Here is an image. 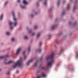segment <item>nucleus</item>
Instances as JSON below:
<instances>
[{
	"instance_id": "dca6fc26",
	"label": "nucleus",
	"mask_w": 78,
	"mask_h": 78,
	"mask_svg": "<svg viewBox=\"0 0 78 78\" xmlns=\"http://www.w3.org/2000/svg\"><path fill=\"white\" fill-rule=\"evenodd\" d=\"M63 51V50L62 49L61 50L60 53L58 54V55H61V53H62V52Z\"/></svg>"
},
{
	"instance_id": "c85d7f7f",
	"label": "nucleus",
	"mask_w": 78,
	"mask_h": 78,
	"mask_svg": "<svg viewBox=\"0 0 78 78\" xmlns=\"http://www.w3.org/2000/svg\"><path fill=\"white\" fill-rule=\"evenodd\" d=\"M7 74V75H10V72H8Z\"/></svg>"
},
{
	"instance_id": "6ab92c4d",
	"label": "nucleus",
	"mask_w": 78,
	"mask_h": 78,
	"mask_svg": "<svg viewBox=\"0 0 78 78\" xmlns=\"http://www.w3.org/2000/svg\"><path fill=\"white\" fill-rule=\"evenodd\" d=\"M40 35H41V33H38L37 35V37H39Z\"/></svg>"
},
{
	"instance_id": "58836bf2",
	"label": "nucleus",
	"mask_w": 78,
	"mask_h": 78,
	"mask_svg": "<svg viewBox=\"0 0 78 78\" xmlns=\"http://www.w3.org/2000/svg\"><path fill=\"white\" fill-rule=\"evenodd\" d=\"M72 0H70V2H72Z\"/></svg>"
},
{
	"instance_id": "4c0bfd02",
	"label": "nucleus",
	"mask_w": 78,
	"mask_h": 78,
	"mask_svg": "<svg viewBox=\"0 0 78 78\" xmlns=\"http://www.w3.org/2000/svg\"><path fill=\"white\" fill-rule=\"evenodd\" d=\"M37 6H39V4H37Z\"/></svg>"
},
{
	"instance_id": "393cba45",
	"label": "nucleus",
	"mask_w": 78,
	"mask_h": 78,
	"mask_svg": "<svg viewBox=\"0 0 78 78\" xmlns=\"http://www.w3.org/2000/svg\"><path fill=\"white\" fill-rule=\"evenodd\" d=\"M42 44V42H40L39 44V46H41Z\"/></svg>"
},
{
	"instance_id": "c756f323",
	"label": "nucleus",
	"mask_w": 78,
	"mask_h": 78,
	"mask_svg": "<svg viewBox=\"0 0 78 78\" xmlns=\"http://www.w3.org/2000/svg\"><path fill=\"white\" fill-rule=\"evenodd\" d=\"M34 34H35L34 33H33L32 34V35L33 36V35H34Z\"/></svg>"
},
{
	"instance_id": "ddd939ff",
	"label": "nucleus",
	"mask_w": 78,
	"mask_h": 78,
	"mask_svg": "<svg viewBox=\"0 0 78 78\" xmlns=\"http://www.w3.org/2000/svg\"><path fill=\"white\" fill-rule=\"evenodd\" d=\"M37 62L35 63L34 64V66L35 67H37V62Z\"/></svg>"
},
{
	"instance_id": "72a5a7b5",
	"label": "nucleus",
	"mask_w": 78,
	"mask_h": 78,
	"mask_svg": "<svg viewBox=\"0 0 78 78\" xmlns=\"http://www.w3.org/2000/svg\"><path fill=\"white\" fill-rule=\"evenodd\" d=\"M75 25H77V22H75Z\"/></svg>"
},
{
	"instance_id": "412c9836",
	"label": "nucleus",
	"mask_w": 78,
	"mask_h": 78,
	"mask_svg": "<svg viewBox=\"0 0 78 78\" xmlns=\"http://www.w3.org/2000/svg\"><path fill=\"white\" fill-rule=\"evenodd\" d=\"M76 9V6H74L73 9V11H75V10Z\"/></svg>"
},
{
	"instance_id": "aec40b11",
	"label": "nucleus",
	"mask_w": 78,
	"mask_h": 78,
	"mask_svg": "<svg viewBox=\"0 0 78 78\" xmlns=\"http://www.w3.org/2000/svg\"><path fill=\"white\" fill-rule=\"evenodd\" d=\"M11 41H16V40L15 39V38H12Z\"/></svg>"
},
{
	"instance_id": "c9c22d12",
	"label": "nucleus",
	"mask_w": 78,
	"mask_h": 78,
	"mask_svg": "<svg viewBox=\"0 0 78 78\" xmlns=\"http://www.w3.org/2000/svg\"><path fill=\"white\" fill-rule=\"evenodd\" d=\"M31 30H29V33H30V32H31Z\"/></svg>"
},
{
	"instance_id": "7c9ffc66",
	"label": "nucleus",
	"mask_w": 78,
	"mask_h": 78,
	"mask_svg": "<svg viewBox=\"0 0 78 78\" xmlns=\"http://www.w3.org/2000/svg\"><path fill=\"white\" fill-rule=\"evenodd\" d=\"M8 3V2H6L5 3V5L6 4V3Z\"/></svg>"
},
{
	"instance_id": "a211bd4d",
	"label": "nucleus",
	"mask_w": 78,
	"mask_h": 78,
	"mask_svg": "<svg viewBox=\"0 0 78 78\" xmlns=\"http://www.w3.org/2000/svg\"><path fill=\"white\" fill-rule=\"evenodd\" d=\"M30 47H29L28 49V52H30Z\"/></svg>"
},
{
	"instance_id": "7ed1b4c3",
	"label": "nucleus",
	"mask_w": 78,
	"mask_h": 78,
	"mask_svg": "<svg viewBox=\"0 0 78 78\" xmlns=\"http://www.w3.org/2000/svg\"><path fill=\"white\" fill-rule=\"evenodd\" d=\"M9 56V55H7L5 56H0V59H5L4 63L5 64H10L12 63L13 62L12 61H9L8 62H5V61H6V58H8Z\"/></svg>"
},
{
	"instance_id": "37998d69",
	"label": "nucleus",
	"mask_w": 78,
	"mask_h": 78,
	"mask_svg": "<svg viewBox=\"0 0 78 78\" xmlns=\"http://www.w3.org/2000/svg\"><path fill=\"white\" fill-rule=\"evenodd\" d=\"M0 70H1V69H0Z\"/></svg>"
},
{
	"instance_id": "4be33fe9",
	"label": "nucleus",
	"mask_w": 78,
	"mask_h": 78,
	"mask_svg": "<svg viewBox=\"0 0 78 78\" xmlns=\"http://www.w3.org/2000/svg\"><path fill=\"white\" fill-rule=\"evenodd\" d=\"M59 1H58L57 4V6H59Z\"/></svg>"
},
{
	"instance_id": "f257e3e1",
	"label": "nucleus",
	"mask_w": 78,
	"mask_h": 78,
	"mask_svg": "<svg viewBox=\"0 0 78 78\" xmlns=\"http://www.w3.org/2000/svg\"><path fill=\"white\" fill-rule=\"evenodd\" d=\"M46 61L50 60V62H48L47 64V67L50 68L52 66V64L55 62V59H54V53H52L50 56L47 57Z\"/></svg>"
},
{
	"instance_id": "0eeeda50",
	"label": "nucleus",
	"mask_w": 78,
	"mask_h": 78,
	"mask_svg": "<svg viewBox=\"0 0 78 78\" xmlns=\"http://www.w3.org/2000/svg\"><path fill=\"white\" fill-rule=\"evenodd\" d=\"M32 61H33V59H31L27 63V66H29V64H30V63H31V62Z\"/></svg>"
},
{
	"instance_id": "f3484780",
	"label": "nucleus",
	"mask_w": 78,
	"mask_h": 78,
	"mask_svg": "<svg viewBox=\"0 0 78 78\" xmlns=\"http://www.w3.org/2000/svg\"><path fill=\"white\" fill-rule=\"evenodd\" d=\"M3 14H2L1 16L0 17V19L1 20H2V18H3Z\"/></svg>"
},
{
	"instance_id": "f03ea898",
	"label": "nucleus",
	"mask_w": 78,
	"mask_h": 78,
	"mask_svg": "<svg viewBox=\"0 0 78 78\" xmlns=\"http://www.w3.org/2000/svg\"><path fill=\"white\" fill-rule=\"evenodd\" d=\"M12 14L13 15V20H14V24H13L12 23L10 22L9 23V25L10 26V29H11V30H12V29L13 28V27L11 26H12V25H13V24L14 26H16V25H17V19H16V17H14L15 14L14 12H12Z\"/></svg>"
},
{
	"instance_id": "a878e982",
	"label": "nucleus",
	"mask_w": 78,
	"mask_h": 78,
	"mask_svg": "<svg viewBox=\"0 0 78 78\" xmlns=\"http://www.w3.org/2000/svg\"><path fill=\"white\" fill-rule=\"evenodd\" d=\"M37 28V26H35L34 27V29H36V28Z\"/></svg>"
},
{
	"instance_id": "9b49d317",
	"label": "nucleus",
	"mask_w": 78,
	"mask_h": 78,
	"mask_svg": "<svg viewBox=\"0 0 78 78\" xmlns=\"http://www.w3.org/2000/svg\"><path fill=\"white\" fill-rule=\"evenodd\" d=\"M41 69H42V70H47V68H45V67H42L41 68Z\"/></svg>"
},
{
	"instance_id": "1a4fd4ad",
	"label": "nucleus",
	"mask_w": 78,
	"mask_h": 78,
	"mask_svg": "<svg viewBox=\"0 0 78 78\" xmlns=\"http://www.w3.org/2000/svg\"><path fill=\"white\" fill-rule=\"evenodd\" d=\"M26 52V51H24V52L23 53V54L24 56V59H25L26 58H27V56H25V54Z\"/></svg>"
},
{
	"instance_id": "a19ab883",
	"label": "nucleus",
	"mask_w": 78,
	"mask_h": 78,
	"mask_svg": "<svg viewBox=\"0 0 78 78\" xmlns=\"http://www.w3.org/2000/svg\"><path fill=\"white\" fill-rule=\"evenodd\" d=\"M35 14H36V13H35Z\"/></svg>"
},
{
	"instance_id": "4468645a",
	"label": "nucleus",
	"mask_w": 78,
	"mask_h": 78,
	"mask_svg": "<svg viewBox=\"0 0 78 78\" xmlns=\"http://www.w3.org/2000/svg\"><path fill=\"white\" fill-rule=\"evenodd\" d=\"M37 51H38V53H40L41 51V49H39Z\"/></svg>"
},
{
	"instance_id": "bb28decb",
	"label": "nucleus",
	"mask_w": 78,
	"mask_h": 78,
	"mask_svg": "<svg viewBox=\"0 0 78 78\" xmlns=\"http://www.w3.org/2000/svg\"><path fill=\"white\" fill-rule=\"evenodd\" d=\"M41 60H42V58H39V59L38 61H41Z\"/></svg>"
},
{
	"instance_id": "9d476101",
	"label": "nucleus",
	"mask_w": 78,
	"mask_h": 78,
	"mask_svg": "<svg viewBox=\"0 0 78 78\" xmlns=\"http://www.w3.org/2000/svg\"><path fill=\"white\" fill-rule=\"evenodd\" d=\"M56 27V26H52L51 28V30H54Z\"/></svg>"
},
{
	"instance_id": "473e14b6",
	"label": "nucleus",
	"mask_w": 78,
	"mask_h": 78,
	"mask_svg": "<svg viewBox=\"0 0 78 78\" xmlns=\"http://www.w3.org/2000/svg\"><path fill=\"white\" fill-rule=\"evenodd\" d=\"M19 72V71H16V73H17Z\"/></svg>"
},
{
	"instance_id": "6e6552de",
	"label": "nucleus",
	"mask_w": 78,
	"mask_h": 78,
	"mask_svg": "<svg viewBox=\"0 0 78 78\" xmlns=\"http://www.w3.org/2000/svg\"><path fill=\"white\" fill-rule=\"evenodd\" d=\"M23 4H25V5H27V4H28V3L27 1H26V0H23Z\"/></svg>"
},
{
	"instance_id": "e433bc0d",
	"label": "nucleus",
	"mask_w": 78,
	"mask_h": 78,
	"mask_svg": "<svg viewBox=\"0 0 78 78\" xmlns=\"http://www.w3.org/2000/svg\"><path fill=\"white\" fill-rule=\"evenodd\" d=\"M33 16L34 15H31V16L32 17H33Z\"/></svg>"
},
{
	"instance_id": "b1692460",
	"label": "nucleus",
	"mask_w": 78,
	"mask_h": 78,
	"mask_svg": "<svg viewBox=\"0 0 78 78\" xmlns=\"http://www.w3.org/2000/svg\"><path fill=\"white\" fill-rule=\"evenodd\" d=\"M24 39H28V37H27V36L24 37Z\"/></svg>"
},
{
	"instance_id": "79ce46f5",
	"label": "nucleus",
	"mask_w": 78,
	"mask_h": 78,
	"mask_svg": "<svg viewBox=\"0 0 78 78\" xmlns=\"http://www.w3.org/2000/svg\"><path fill=\"white\" fill-rule=\"evenodd\" d=\"M63 3H64V2H63Z\"/></svg>"
},
{
	"instance_id": "2eb2a0df",
	"label": "nucleus",
	"mask_w": 78,
	"mask_h": 78,
	"mask_svg": "<svg viewBox=\"0 0 78 78\" xmlns=\"http://www.w3.org/2000/svg\"><path fill=\"white\" fill-rule=\"evenodd\" d=\"M47 0H45V2H44V5H47Z\"/></svg>"
},
{
	"instance_id": "ea45409f",
	"label": "nucleus",
	"mask_w": 78,
	"mask_h": 78,
	"mask_svg": "<svg viewBox=\"0 0 78 78\" xmlns=\"http://www.w3.org/2000/svg\"><path fill=\"white\" fill-rule=\"evenodd\" d=\"M69 24H70V22H69Z\"/></svg>"
},
{
	"instance_id": "39448f33",
	"label": "nucleus",
	"mask_w": 78,
	"mask_h": 78,
	"mask_svg": "<svg viewBox=\"0 0 78 78\" xmlns=\"http://www.w3.org/2000/svg\"><path fill=\"white\" fill-rule=\"evenodd\" d=\"M47 76V75L44 72L41 73L39 75L37 76L36 78H45Z\"/></svg>"
},
{
	"instance_id": "423d86ee",
	"label": "nucleus",
	"mask_w": 78,
	"mask_h": 78,
	"mask_svg": "<svg viewBox=\"0 0 78 78\" xmlns=\"http://www.w3.org/2000/svg\"><path fill=\"white\" fill-rule=\"evenodd\" d=\"M21 50V48L18 49L16 53V55H19V52H20V51Z\"/></svg>"
},
{
	"instance_id": "f8f14e48",
	"label": "nucleus",
	"mask_w": 78,
	"mask_h": 78,
	"mask_svg": "<svg viewBox=\"0 0 78 78\" xmlns=\"http://www.w3.org/2000/svg\"><path fill=\"white\" fill-rule=\"evenodd\" d=\"M67 8L68 10H69V9H70V5H69V4L67 5Z\"/></svg>"
},
{
	"instance_id": "5701e85b",
	"label": "nucleus",
	"mask_w": 78,
	"mask_h": 78,
	"mask_svg": "<svg viewBox=\"0 0 78 78\" xmlns=\"http://www.w3.org/2000/svg\"><path fill=\"white\" fill-rule=\"evenodd\" d=\"M21 8H23V9H25V6H22L21 5Z\"/></svg>"
},
{
	"instance_id": "20e7f679",
	"label": "nucleus",
	"mask_w": 78,
	"mask_h": 78,
	"mask_svg": "<svg viewBox=\"0 0 78 78\" xmlns=\"http://www.w3.org/2000/svg\"><path fill=\"white\" fill-rule=\"evenodd\" d=\"M22 65V61L21 60L18 61L13 66V68H16L18 66H21Z\"/></svg>"
},
{
	"instance_id": "cd10ccee",
	"label": "nucleus",
	"mask_w": 78,
	"mask_h": 78,
	"mask_svg": "<svg viewBox=\"0 0 78 78\" xmlns=\"http://www.w3.org/2000/svg\"><path fill=\"white\" fill-rule=\"evenodd\" d=\"M10 34V33H9V32H7L6 33V34H7V35H9V34Z\"/></svg>"
},
{
	"instance_id": "2f4dec72",
	"label": "nucleus",
	"mask_w": 78,
	"mask_h": 78,
	"mask_svg": "<svg viewBox=\"0 0 78 78\" xmlns=\"http://www.w3.org/2000/svg\"><path fill=\"white\" fill-rule=\"evenodd\" d=\"M20 2V0H17V2H18V3H19Z\"/></svg>"
},
{
	"instance_id": "f704fd0d",
	"label": "nucleus",
	"mask_w": 78,
	"mask_h": 78,
	"mask_svg": "<svg viewBox=\"0 0 78 78\" xmlns=\"http://www.w3.org/2000/svg\"><path fill=\"white\" fill-rule=\"evenodd\" d=\"M64 13L65 12H63L62 14V15H64Z\"/></svg>"
}]
</instances>
